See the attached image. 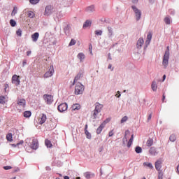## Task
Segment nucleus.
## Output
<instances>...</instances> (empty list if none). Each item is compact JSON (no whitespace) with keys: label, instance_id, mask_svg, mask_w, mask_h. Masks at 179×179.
<instances>
[{"label":"nucleus","instance_id":"nucleus-59","mask_svg":"<svg viewBox=\"0 0 179 179\" xmlns=\"http://www.w3.org/2000/svg\"><path fill=\"white\" fill-rule=\"evenodd\" d=\"M112 67H113V66L111 64H109L108 66V69H111Z\"/></svg>","mask_w":179,"mask_h":179},{"label":"nucleus","instance_id":"nucleus-7","mask_svg":"<svg viewBox=\"0 0 179 179\" xmlns=\"http://www.w3.org/2000/svg\"><path fill=\"white\" fill-rule=\"evenodd\" d=\"M57 109L60 113H64V111H66L68 110V104H66V103H61L58 106Z\"/></svg>","mask_w":179,"mask_h":179},{"label":"nucleus","instance_id":"nucleus-35","mask_svg":"<svg viewBox=\"0 0 179 179\" xmlns=\"http://www.w3.org/2000/svg\"><path fill=\"white\" fill-rule=\"evenodd\" d=\"M27 16L29 17H31V19H33V17H34V16H35L34 12H33V11H28L27 12Z\"/></svg>","mask_w":179,"mask_h":179},{"label":"nucleus","instance_id":"nucleus-21","mask_svg":"<svg viewBox=\"0 0 179 179\" xmlns=\"http://www.w3.org/2000/svg\"><path fill=\"white\" fill-rule=\"evenodd\" d=\"M92 26V21L87 20L83 24V29H87V27H90Z\"/></svg>","mask_w":179,"mask_h":179},{"label":"nucleus","instance_id":"nucleus-32","mask_svg":"<svg viewBox=\"0 0 179 179\" xmlns=\"http://www.w3.org/2000/svg\"><path fill=\"white\" fill-rule=\"evenodd\" d=\"M169 140L171 142H176V141H177V136L175 134H171L169 137Z\"/></svg>","mask_w":179,"mask_h":179},{"label":"nucleus","instance_id":"nucleus-18","mask_svg":"<svg viewBox=\"0 0 179 179\" xmlns=\"http://www.w3.org/2000/svg\"><path fill=\"white\" fill-rule=\"evenodd\" d=\"M155 169L157 171H160V169H162V161L158 160L155 162Z\"/></svg>","mask_w":179,"mask_h":179},{"label":"nucleus","instance_id":"nucleus-34","mask_svg":"<svg viewBox=\"0 0 179 179\" xmlns=\"http://www.w3.org/2000/svg\"><path fill=\"white\" fill-rule=\"evenodd\" d=\"M108 36L109 37H112L113 36V28L111 27H108Z\"/></svg>","mask_w":179,"mask_h":179},{"label":"nucleus","instance_id":"nucleus-39","mask_svg":"<svg viewBox=\"0 0 179 179\" xmlns=\"http://www.w3.org/2000/svg\"><path fill=\"white\" fill-rule=\"evenodd\" d=\"M76 44V41L75 39H71L69 45L71 47V45H75Z\"/></svg>","mask_w":179,"mask_h":179},{"label":"nucleus","instance_id":"nucleus-52","mask_svg":"<svg viewBox=\"0 0 179 179\" xmlns=\"http://www.w3.org/2000/svg\"><path fill=\"white\" fill-rule=\"evenodd\" d=\"M4 87H5V90H6V89H8V87H9V85L8 84H5Z\"/></svg>","mask_w":179,"mask_h":179},{"label":"nucleus","instance_id":"nucleus-10","mask_svg":"<svg viewBox=\"0 0 179 179\" xmlns=\"http://www.w3.org/2000/svg\"><path fill=\"white\" fill-rule=\"evenodd\" d=\"M52 6H47L45 8V16H50L51 13H52Z\"/></svg>","mask_w":179,"mask_h":179},{"label":"nucleus","instance_id":"nucleus-38","mask_svg":"<svg viewBox=\"0 0 179 179\" xmlns=\"http://www.w3.org/2000/svg\"><path fill=\"white\" fill-rule=\"evenodd\" d=\"M164 22H165L166 24H170V23H171L170 17H166L164 18Z\"/></svg>","mask_w":179,"mask_h":179},{"label":"nucleus","instance_id":"nucleus-28","mask_svg":"<svg viewBox=\"0 0 179 179\" xmlns=\"http://www.w3.org/2000/svg\"><path fill=\"white\" fill-rule=\"evenodd\" d=\"M45 145L47 148H52V143H51V141L48 139L45 140Z\"/></svg>","mask_w":179,"mask_h":179},{"label":"nucleus","instance_id":"nucleus-3","mask_svg":"<svg viewBox=\"0 0 179 179\" xmlns=\"http://www.w3.org/2000/svg\"><path fill=\"white\" fill-rule=\"evenodd\" d=\"M85 91V86L82 85L80 83L76 84L75 87V93L76 94H82Z\"/></svg>","mask_w":179,"mask_h":179},{"label":"nucleus","instance_id":"nucleus-11","mask_svg":"<svg viewBox=\"0 0 179 179\" xmlns=\"http://www.w3.org/2000/svg\"><path fill=\"white\" fill-rule=\"evenodd\" d=\"M12 83L16 86H19V85H20V80H19V76H17V75L13 76Z\"/></svg>","mask_w":179,"mask_h":179},{"label":"nucleus","instance_id":"nucleus-6","mask_svg":"<svg viewBox=\"0 0 179 179\" xmlns=\"http://www.w3.org/2000/svg\"><path fill=\"white\" fill-rule=\"evenodd\" d=\"M43 99L47 104H51L54 101V97L50 94L43 95Z\"/></svg>","mask_w":179,"mask_h":179},{"label":"nucleus","instance_id":"nucleus-41","mask_svg":"<svg viewBox=\"0 0 179 179\" xmlns=\"http://www.w3.org/2000/svg\"><path fill=\"white\" fill-rule=\"evenodd\" d=\"M29 2L32 5H36V3H38V2H40V0H29Z\"/></svg>","mask_w":179,"mask_h":179},{"label":"nucleus","instance_id":"nucleus-50","mask_svg":"<svg viewBox=\"0 0 179 179\" xmlns=\"http://www.w3.org/2000/svg\"><path fill=\"white\" fill-rule=\"evenodd\" d=\"M89 50L90 51V54L93 55V52L92 51V45H90Z\"/></svg>","mask_w":179,"mask_h":179},{"label":"nucleus","instance_id":"nucleus-17","mask_svg":"<svg viewBox=\"0 0 179 179\" xmlns=\"http://www.w3.org/2000/svg\"><path fill=\"white\" fill-rule=\"evenodd\" d=\"M130 135V131L129 130H127L124 132V136L123 138V143H125V142H128V136Z\"/></svg>","mask_w":179,"mask_h":179},{"label":"nucleus","instance_id":"nucleus-29","mask_svg":"<svg viewBox=\"0 0 179 179\" xmlns=\"http://www.w3.org/2000/svg\"><path fill=\"white\" fill-rule=\"evenodd\" d=\"M86 12H88L89 13H90L91 12H94V6H88L86 8Z\"/></svg>","mask_w":179,"mask_h":179},{"label":"nucleus","instance_id":"nucleus-31","mask_svg":"<svg viewBox=\"0 0 179 179\" xmlns=\"http://www.w3.org/2000/svg\"><path fill=\"white\" fill-rule=\"evenodd\" d=\"M24 117H25V118L31 117V112L29 110L24 112Z\"/></svg>","mask_w":179,"mask_h":179},{"label":"nucleus","instance_id":"nucleus-36","mask_svg":"<svg viewBox=\"0 0 179 179\" xmlns=\"http://www.w3.org/2000/svg\"><path fill=\"white\" fill-rule=\"evenodd\" d=\"M136 153H142V148L137 146L135 148Z\"/></svg>","mask_w":179,"mask_h":179},{"label":"nucleus","instance_id":"nucleus-58","mask_svg":"<svg viewBox=\"0 0 179 179\" xmlns=\"http://www.w3.org/2000/svg\"><path fill=\"white\" fill-rule=\"evenodd\" d=\"M177 173L179 174V164L177 166Z\"/></svg>","mask_w":179,"mask_h":179},{"label":"nucleus","instance_id":"nucleus-16","mask_svg":"<svg viewBox=\"0 0 179 179\" xmlns=\"http://www.w3.org/2000/svg\"><path fill=\"white\" fill-rule=\"evenodd\" d=\"M38 37H40V34L38 32H35L34 34L31 35L32 41L36 43L37 40H38Z\"/></svg>","mask_w":179,"mask_h":179},{"label":"nucleus","instance_id":"nucleus-33","mask_svg":"<svg viewBox=\"0 0 179 179\" xmlns=\"http://www.w3.org/2000/svg\"><path fill=\"white\" fill-rule=\"evenodd\" d=\"M132 142H134V134L131 135L129 141L127 143V148H131V145H132Z\"/></svg>","mask_w":179,"mask_h":179},{"label":"nucleus","instance_id":"nucleus-64","mask_svg":"<svg viewBox=\"0 0 179 179\" xmlns=\"http://www.w3.org/2000/svg\"><path fill=\"white\" fill-rule=\"evenodd\" d=\"M76 179H80V177H77Z\"/></svg>","mask_w":179,"mask_h":179},{"label":"nucleus","instance_id":"nucleus-22","mask_svg":"<svg viewBox=\"0 0 179 179\" xmlns=\"http://www.w3.org/2000/svg\"><path fill=\"white\" fill-rule=\"evenodd\" d=\"M77 57L80 59V62H82L85 59V56L83 52H80L78 54Z\"/></svg>","mask_w":179,"mask_h":179},{"label":"nucleus","instance_id":"nucleus-53","mask_svg":"<svg viewBox=\"0 0 179 179\" xmlns=\"http://www.w3.org/2000/svg\"><path fill=\"white\" fill-rule=\"evenodd\" d=\"M103 122H106V124H107L108 122H110V119H106L105 121H103Z\"/></svg>","mask_w":179,"mask_h":179},{"label":"nucleus","instance_id":"nucleus-8","mask_svg":"<svg viewBox=\"0 0 179 179\" xmlns=\"http://www.w3.org/2000/svg\"><path fill=\"white\" fill-rule=\"evenodd\" d=\"M31 149H33L34 150H37L38 149V141L36 138H34L32 140V142L30 145Z\"/></svg>","mask_w":179,"mask_h":179},{"label":"nucleus","instance_id":"nucleus-62","mask_svg":"<svg viewBox=\"0 0 179 179\" xmlns=\"http://www.w3.org/2000/svg\"><path fill=\"white\" fill-rule=\"evenodd\" d=\"M64 179H69V176H64Z\"/></svg>","mask_w":179,"mask_h":179},{"label":"nucleus","instance_id":"nucleus-44","mask_svg":"<svg viewBox=\"0 0 179 179\" xmlns=\"http://www.w3.org/2000/svg\"><path fill=\"white\" fill-rule=\"evenodd\" d=\"M96 36H101L103 34V31L101 30H96L95 31Z\"/></svg>","mask_w":179,"mask_h":179},{"label":"nucleus","instance_id":"nucleus-54","mask_svg":"<svg viewBox=\"0 0 179 179\" xmlns=\"http://www.w3.org/2000/svg\"><path fill=\"white\" fill-rule=\"evenodd\" d=\"M26 64H27V62L26 60H24L22 62L23 66H24V65H26Z\"/></svg>","mask_w":179,"mask_h":179},{"label":"nucleus","instance_id":"nucleus-27","mask_svg":"<svg viewBox=\"0 0 179 179\" xmlns=\"http://www.w3.org/2000/svg\"><path fill=\"white\" fill-rule=\"evenodd\" d=\"M146 145L148 148H150V146L153 145V139L152 138H148L147 142H146Z\"/></svg>","mask_w":179,"mask_h":179},{"label":"nucleus","instance_id":"nucleus-23","mask_svg":"<svg viewBox=\"0 0 179 179\" xmlns=\"http://www.w3.org/2000/svg\"><path fill=\"white\" fill-rule=\"evenodd\" d=\"M83 76V72L78 73V74L74 78V83H76V82H78V80H79V79H80V78H82Z\"/></svg>","mask_w":179,"mask_h":179},{"label":"nucleus","instance_id":"nucleus-37","mask_svg":"<svg viewBox=\"0 0 179 179\" xmlns=\"http://www.w3.org/2000/svg\"><path fill=\"white\" fill-rule=\"evenodd\" d=\"M16 13H17V7L14 6L11 15L15 16Z\"/></svg>","mask_w":179,"mask_h":179},{"label":"nucleus","instance_id":"nucleus-48","mask_svg":"<svg viewBox=\"0 0 179 179\" xmlns=\"http://www.w3.org/2000/svg\"><path fill=\"white\" fill-rule=\"evenodd\" d=\"M4 170H10L12 169V166H6L3 167Z\"/></svg>","mask_w":179,"mask_h":179},{"label":"nucleus","instance_id":"nucleus-43","mask_svg":"<svg viewBox=\"0 0 179 179\" xmlns=\"http://www.w3.org/2000/svg\"><path fill=\"white\" fill-rule=\"evenodd\" d=\"M127 121H128V117L124 116L121 120V124H124V122H127Z\"/></svg>","mask_w":179,"mask_h":179},{"label":"nucleus","instance_id":"nucleus-19","mask_svg":"<svg viewBox=\"0 0 179 179\" xmlns=\"http://www.w3.org/2000/svg\"><path fill=\"white\" fill-rule=\"evenodd\" d=\"M149 153L151 155V156H156L157 155V151L156 150V149L155 148V147H152L150 148V150H149Z\"/></svg>","mask_w":179,"mask_h":179},{"label":"nucleus","instance_id":"nucleus-56","mask_svg":"<svg viewBox=\"0 0 179 179\" xmlns=\"http://www.w3.org/2000/svg\"><path fill=\"white\" fill-rule=\"evenodd\" d=\"M30 54H31V51H27V55L29 57V55H30Z\"/></svg>","mask_w":179,"mask_h":179},{"label":"nucleus","instance_id":"nucleus-1","mask_svg":"<svg viewBox=\"0 0 179 179\" xmlns=\"http://www.w3.org/2000/svg\"><path fill=\"white\" fill-rule=\"evenodd\" d=\"M170 58V46L166 47V50L165 51L164 58H163V62H162V65L165 68H167V65H169V59Z\"/></svg>","mask_w":179,"mask_h":179},{"label":"nucleus","instance_id":"nucleus-46","mask_svg":"<svg viewBox=\"0 0 179 179\" xmlns=\"http://www.w3.org/2000/svg\"><path fill=\"white\" fill-rule=\"evenodd\" d=\"M84 176H85V178H87V179L91 178L90 173H89V172H86Z\"/></svg>","mask_w":179,"mask_h":179},{"label":"nucleus","instance_id":"nucleus-15","mask_svg":"<svg viewBox=\"0 0 179 179\" xmlns=\"http://www.w3.org/2000/svg\"><path fill=\"white\" fill-rule=\"evenodd\" d=\"M152 33L150 32L147 36V39L145 41L146 47L150 44V41H152Z\"/></svg>","mask_w":179,"mask_h":179},{"label":"nucleus","instance_id":"nucleus-60","mask_svg":"<svg viewBox=\"0 0 179 179\" xmlns=\"http://www.w3.org/2000/svg\"><path fill=\"white\" fill-rule=\"evenodd\" d=\"M166 80V75L163 76V82H164V80Z\"/></svg>","mask_w":179,"mask_h":179},{"label":"nucleus","instance_id":"nucleus-49","mask_svg":"<svg viewBox=\"0 0 179 179\" xmlns=\"http://www.w3.org/2000/svg\"><path fill=\"white\" fill-rule=\"evenodd\" d=\"M108 135L109 136H113V135H114V130H111L110 131H109Z\"/></svg>","mask_w":179,"mask_h":179},{"label":"nucleus","instance_id":"nucleus-51","mask_svg":"<svg viewBox=\"0 0 179 179\" xmlns=\"http://www.w3.org/2000/svg\"><path fill=\"white\" fill-rule=\"evenodd\" d=\"M152 120V114H150L148 117V121H150Z\"/></svg>","mask_w":179,"mask_h":179},{"label":"nucleus","instance_id":"nucleus-4","mask_svg":"<svg viewBox=\"0 0 179 179\" xmlns=\"http://www.w3.org/2000/svg\"><path fill=\"white\" fill-rule=\"evenodd\" d=\"M131 8L135 13L136 20L137 21L141 20V17H142V12L141 11V10L138 9V8H136V6H132Z\"/></svg>","mask_w":179,"mask_h":179},{"label":"nucleus","instance_id":"nucleus-26","mask_svg":"<svg viewBox=\"0 0 179 179\" xmlns=\"http://www.w3.org/2000/svg\"><path fill=\"white\" fill-rule=\"evenodd\" d=\"M143 166L144 167H148V169H153V165H152V163H150V162H144V163L143 164Z\"/></svg>","mask_w":179,"mask_h":179},{"label":"nucleus","instance_id":"nucleus-2","mask_svg":"<svg viewBox=\"0 0 179 179\" xmlns=\"http://www.w3.org/2000/svg\"><path fill=\"white\" fill-rule=\"evenodd\" d=\"M101 108H103V105L99 103H95V109L92 115V120H96V118H97V115L101 113Z\"/></svg>","mask_w":179,"mask_h":179},{"label":"nucleus","instance_id":"nucleus-13","mask_svg":"<svg viewBox=\"0 0 179 179\" xmlns=\"http://www.w3.org/2000/svg\"><path fill=\"white\" fill-rule=\"evenodd\" d=\"M39 124L41 125H43V124H44V122H45V121H47V115H45V114H41L39 117Z\"/></svg>","mask_w":179,"mask_h":179},{"label":"nucleus","instance_id":"nucleus-24","mask_svg":"<svg viewBox=\"0 0 179 179\" xmlns=\"http://www.w3.org/2000/svg\"><path fill=\"white\" fill-rule=\"evenodd\" d=\"M6 139L8 142H13V137L12 133H8L6 135Z\"/></svg>","mask_w":179,"mask_h":179},{"label":"nucleus","instance_id":"nucleus-30","mask_svg":"<svg viewBox=\"0 0 179 179\" xmlns=\"http://www.w3.org/2000/svg\"><path fill=\"white\" fill-rule=\"evenodd\" d=\"M151 87L153 92H156V90H157V84L156 83V82H152Z\"/></svg>","mask_w":179,"mask_h":179},{"label":"nucleus","instance_id":"nucleus-47","mask_svg":"<svg viewBox=\"0 0 179 179\" xmlns=\"http://www.w3.org/2000/svg\"><path fill=\"white\" fill-rule=\"evenodd\" d=\"M158 179H163V173H162V172L159 173Z\"/></svg>","mask_w":179,"mask_h":179},{"label":"nucleus","instance_id":"nucleus-57","mask_svg":"<svg viewBox=\"0 0 179 179\" xmlns=\"http://www.w3.org/2000/svg\"><path fill=\"white\" fill-rule=\"evenodd\" d=\"M133 3H136L138 2V0H131Z\"/></svg>","mask_w":179,"mask_h":179},{"label":"nucleus","instance_id":"nucleus-20","mask_svg":"<svg viewBox=\"0 0 179 179\" xmlns=\"http://www.w3.org/2000/svg\"><path fill=\"white\" fill-rule=\"evenodd\" d=\"M8 97L6 96H0V104H5L7 103Z\"/></svg>","mask_w":179,"mask_h":179},{"label":"nucleus","instance_id":"nucleus-45","mask_svg":"<svg viewBox=\"0 0 179 179\" xmlns=\"http://www.w3.org/2000/svg\"><path fill=\"white\" fill-rule=\"evenodd\" d=\"M16 34L17 36H19V37H22V29H18L17 31H16Z\"/></svg>","mask_w":179,"mask_h":179},{"label":"nucleus","instance_id":"nucleus-61","mask_svg":"<svg viewBox=\"0 0 179 179\" xmlns=\"http://www.w3.org/2000/svg\"><path fill=\"white\" fill-rule=\"evenodd\" d=\"M117 93H119V94H116V97H120L121 96V94H120V92H117Z\"/></svg>","mask_w":179,"mask_h":179},{"label":"nucleus","instance_id":"nucleus-12","mask_svg":"<svg viewBox=\"0 0 179 179\" xmlns=\"http://www.w3.org/2000/svg\"><path fill=\"white\" fill-rule=\"evenodd\" d=\"M144 43H145V41H143V38H140L137 41L136 48H138V50H141V48H142V45H143Z\"/></svg>","mask_w":179,"mask_h":179},{"label":"nucleus","instance_id":"nucleus-25","mask_svg":"<svg viewBox=\"0 0 179 179\" xmlns=\"http://www.w3.org/2000/svg\"><path fill=\"white\" fill-rule=\"evenodd\" d=\"M71 108L73 111H76V110H80V105L79 103L73 104Z\"/></svg>","mask_w":179,"mask_h":179},{"label":"nucleus","instance_id":"nucleus-55","mask_svg":"<svg viewBox=\"0 0 179 179\" xmlns=\"http://www.w3.org/2000/svg\"><path fill=\"white\" fill-rule=\"evenodd\" d=\"M164 100H166V95L164 94L162 96V101H164Z\"/></svg>","mask_w":179,"mask_h":179},{"label":"nucleus","instance_id":"nucleus-9","mask_svg":"<svg viewBox=\"0 0 179 179\" xmlns=\"http://www.w3.org/2000/svg\"><path fill=\"white\" fill-rule=\"evenodd\" d=\"M17 104L20 108H24L26 107V100L24 99H18L17 101Z\"/></svg>","mask_w":179,"mask_h":179},{"label":"nucleus","instance_id":"nucleus-42","mask_svg":"<svg viewBox=\"0 0 179 179\" xmlns=\"http://www.w3.org/2000/svg\"><path fill=\"white\" fill-rule=\"evenodd\" d=\"M85 135L87 136V139L92 138V134H90L87 130H85Z\"/></svg>","mask_w":179,"mask_h":179},{"label":"nucleus","instance_id":"nucleus-40","mask_svg":"<svg viewBox=\"0 0 179 179\" xmlns=\"http://www.w3.org/2000/svg\"><path fill=\"white\" fill-rule=\"evenodd\" d=\"M10 24L12 26V27H15L16 26V21L13 20H10Z\"/></svg>","mask_w":179,"mask_h":179},{"label":"nucleus","instance_id":"nucleus-14","mask_svg":"<svg viewBox=\"0 0 179 179\" xmlns=\"http://www.w3.org/2000/svg\"><path fill=\"white\" fill-rule=\"evenodd\" d=\"M106 127V122H103L100 124V126L96 129V134L97 135H100L101 134V131H103V129Z\"/></svg>","mask_w":179,"mask_h":179},{"label":"nucleus","instance_id":"nucleus-63","mask_svg":"<svg viewBox=\"0 0 179 179\" xmlns=\"http://www.w3.org/2000/svg\"><path fill=\"white\" fill-rule=\"evenodd\" d=\"M86 130H87V124L85 125V131H86Z\"/></svg>","mask_w":179,"mask_h":179},{"label":"nucleus","instance_id":"nucleus-5","mask_svg":"<svg viewBox=\"0 0 179 179\" xmlns=\"http://www.w3.org/2000/svg\"><path fill=\"white\" fill-rule=\"evenodd\" d=\"M52 75H54V66H50L49 67V70L45 73L43 76L45 78H51Z\"/></svg>","mask_w":179,"mask_h":179}]
</instances>
